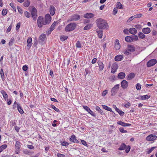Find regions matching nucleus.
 <instances>
[{"instance_id":"obj_14","label":"nucleus","mask_w":157,"mask_h":157,"mask_svg":"<svg viewBox=\"0 0 157 157\" xmlns=\"http://www.w3.org/2000/svg\"><path fill=\"white\" fill-rule=\"evenodd\" d=\"M98 67L99 70L101 71L103 70L104 67V65L103 63L100 60H98L97 62Z\"/></svg>"},{"instance_id":"obj_54","label":"nucleus","mask_w":157,"mask_h":157,"mask_svg":"<svg viewBox=\"0 0 157 157\" xmlns=\"http://www.w3.org/2000/svg\"><path fill=\"white\" fill-rule=\"evenodd\" d=\"M134 27H135L136 29H142V26L140 24H137L136 25H135L134 26Z\"/></svg>"},{"instance_id":"obj_63","label":"nucleus","mask_w":157,"mask_h":157,"mask_svg":"<svg viewBox=\"0 0 157 157\" xmlns=\"http://www.w3.org/2000/svg\"><path fill=\"white\" fill-rule=\"evenodd\" d=\"M33 44L31 43H27V50H29L31 48Z\"/></svg>"},{"instance_id":"obj_49","label":"nucleus","mask_w":157,"mask_h":157,"mask_svg":"<svg viewBox=\"0 0 157 157\" xmlns=\"http://www.w3.org/2000/svg\"><path fill=\"white\" fill-rule=\"evenodd\" d=\"M136 87L137 90H140L141 89V85L140 83H138L136 85Z\"/></svg>"},{"instance_id":"obj_26","label":"nucleus","mask_w":157,"mask_h":157,"mask_svg":"<svg viewBox=\"0 0 157 157\" xmlns=\"http://www.w3.org/2000/svg\"><path fill=\"white\" fill-rule=\"evenodd\" d=\"M125 76V74L124 72H121L118 74L117 77L118 78L122 79L124 78Z\"/></svg>"},{"instance_id":"obj_24","label":"nucleus","mask_w":157,"mask_h":157,"mask_svg":"<svg viewBox=\"0 0 157 157\" xmlns=\"http://www.w3.org/2000/svg\"><path fill=\"white\" fill-rule=\"evenodd\" d=\"M114 108H115L116 111L121 116H123L124 114V112L121 110L117 108L115 105H113Z\"/></svg>"},{"instance_id":"obj_25","label":"nucleus","mask_w":157,"mask_h":157,"mask_svg":"<svg viewBox=\"0 0 157 157\" xmlns=\"http://www.w3.org/2000/svg\"><path fill=\"white\" fill-rule=\"evenodd\" d=\"M128 31L132 35H135L137 33V30L136 28H130Z\"/></svg>"},{"instance_id":"obj_7","label":"nucleus","mask_w":157,"mask_h":157,"mask_svg":"<svg viewBox=\"0 0 157 157\" xmlns=\"http://www.w3.org/2000/svg\"><path fill=\"white\" fill-rule=\"evenodd\" d=\"M157 63L156 59H152L147 62V66L148 67H151Z\"/></svg>"},{"instance_id":"obj_15","label":"nucleus","mask_w":157,"mask_h":157,"mask_svg":"<svg viewBox=\"0 0 157 157\" xmlns=\"http://www.w3.org/2000/svg\"><path fill=\"white\" fill-rule=\"evenodd\" d=\"M96 32L98 33V36L99 38H101L103 34V31L102 29H97L96 30Z\"/></svg>"},{"instance_id":"obj_46","label":"nucleus","mask_w":157,"mask_h":157,"mask_svg":"<svg viewBox=\"0 0 157 157\" xmlns=\"http://www.w3.org/2000/svg\"><path fill=\"white\" fill-rule=\"evenodd\" d=\"M129 52H130L128 50L127 48L126 49L124 50L123 51L124 53L127 56L131 54Z\"/></svg>"},{"instance_id":"obj_17","label":"nucleus","mask_w":157,"mask_h":157,"mask_svg":"<svg viewBox=\"0 0 157 157\" xmlns=\"http://www.w3.org/2000/svg\"><path fill=\"white\" fill-rule=\"evenodd\" d=\"M44 20L47 24L49 23L51 20V17L49 14H47L45 16Z\"/></svg>"},{"instance_id":"obj_38","label":"nucleus","mask_w":157,"mask_h":157,"mask_svg":"<svg viewBox=\"0 0 157 157\" xmlns=\"http://www.w3.org/2000/svg\"><path fill=\"white\" fill-rule=\"evenodd\" d=\"M151 96L150 95L148 96L147 95H143L141 96V100H146L149 98H150Z\"/></svg>"},{"instance_id":"obj_53","label":"nucleus","mask_w":157,"mask_h":157,"mask_svg":"<svg viewBox=\"0 0 157 157\" xmlns=\"http://www.w3.org/2000/svg\"><path fill=\"white\" fill-rule=\"evenodd\" d=\"M10 6L13 8V10L16 12V8L14 6V3L11 2L10 4Z\"/></svg>"},{"instance_id":"obj_44","label":"nucleus","mask_w":157,"mask_h":157,"mask_svg":"<svg viewBox=\"0 0 157 157\" xmlns=\"http://www.w3.org/2000/svg\"><path fill=\"white\" fill-rule=\"evenodd\" d=\"M116 8L117 9L118 8L120 9H123L122 5L119 2H117V6Z\"/></svg>"},{"instance_id":"obj_52","label":"nucleus","mask_w":157,"mask_h":157,"mask_svg":"<svg viewBox=\"0 0 157 157\" xmlns=\"http://www.w3.org/2000/svg\"><path fill=\"white\" fill-rule=\"evenodd\" d=\"M14 41V38H12L9 43V45L10 46H12Z\"/></svg>"},{"instance_id":"obj_47","label":"nucleus","mask_w":157,"mask_h":157,"mask_svg":"<svg viewBox=\"0 0 157 157\" xmlns=\"http://www.w3.org/2000/svg\"><path fill=\"white\" fill-rule=\"evenodd\" d=\"M7 13V10L6 9H3L2 12V14L3 16L6 15Z\"/></svg>"},{"instance_id":"obj_33","label":"nucleus","mask_w":157,"mask_h":157,"mask_svg":"<svg viewBox=\"0 0 157 157\" xmlns=\"http://www.w3.org/2000/svg\"><path fill=\"white\" fill-rule=\"evenodd\" d=\"M125 147H126V144L124 143H123L121 144L118 149L120 151L123 150L125 149Z\"/></svg>"},{"instance_id":"obj_19","label":"nucleus","mask_w":157,"mask_h":157,"mask_svg":"<svg viewBox=\"0 0 157 157\" xmlns=\"http://www.w3.org/2000/svg\"><path fill=\"white\" fill-rule=\"evenodd\" d=\"M127 48L128 50H129L130 52H134L136 49L135 47L133 45L130 44L128 45Z\"/></svg>"},{"instance_id":"obj_32","label":"nucleus","mask_w":157,"mask_h":157,"mask_svg":"<svg viewBox=\"0 0 157 157\" xmlns=\"http://www.w3.org/2000/svg\"><path fill=\"white\" fill-rule=\"evenodd\" d=\"M57 24V23L56 21H54L53 23L49 28V29L51 30V31H53V30L55 29V26Z\"/></svg>"},{"instance_id":"obj_39","label":"nucleus","mask_w":157,"mask_h":157,"mask_svg":"<svg viewBox=\"0 0 157 157\" xmlns=\"http://www.w3.org/2000/svg\"><path fill=\"white\" fill-rule=\"evenodd\" d=\"M125 40L127 42H131L132 41L131 36H127L125 37Z\"/></svg>"},{"instance_id":"obj_29","label":"nucleus","mask_w":157,"mask_h":157,"mask_svg":"<svg viewBox=\"0 0 157 157\" xmlns=\"http://www.w3.org/2000/svg\"><path fill=\"white\" fill-rule=\"evenodd\" d=\"M17 108L19 112L21 114H22L24 113V111L21 107L20 105L19 104H17Z\"/></svg>"},{"instance_id":"obj_9","label":"nucleus","mask_w":157,"mask_h":157,"mask_svg":"<svg viewBox=\"0 0 157 157\" xmlns=\"http://www.w3.org/2000/svg\"><path fill=\"white\" fill-rule=\"evenodd\" d=\"M157 136L156 135H153L151 134L148 136L146 138L147 141H153L156 139Z\"/></svg>"},{"instance_id":"obj_8","label":"nucleus","mask_w":157,"mask_h":157,"mask_svg":"<svg viewBox=\"0 0 157 157\" xmlns=\"http://www.w3.org/2000/svg\"><path fill=\"white\" fill-rule=\"evenodd\" d=\"M83 109L88 112L93 117H95L96 115L93 111L90 109V108L88 106L85 105L83 106Z\"/></svg>"},{"instance_id":"obj_60","label":"nucleus","mask_w":157,"mask_h":157,"mask_svg":"<svg viewBox=\"0 0 157 157\" xmlns=\"http://www.w3.org/2000/svg\"><path fill=\"white\" fill-rule=\"evenodd\" d=\"M69 144L67 142L63 141L61 143V145L63 146H67L69 145Z\"/></svg>"},{"instance_id":"obj_58","label":"nucleus","mask_w":157,"mask_h":157,"mask_svg":"<svg viewBox=\"0 0 157 157\" xmlns=\"http://www.w3.org/2000/svg\"><path fill=\"white\" fill-rule=\"evenodd\" d=\"M119 131L121 133H125L127 132V131L124 130L123 128H120Z\"/></svg>"},{"instance_id":"obj_61","label":"nucleus","mask_w":157,"mask_h":157,"mask_svg":"<svg viewBox=\"0 0 157 157\" xmlns=\"http://www.w3.org/2000/svg\"><path fill=\"white\" fill-rule=\"evenodd\" d=\"M28 68V67L27 65H25L23 66L22 69L24 71H27Z\"/></svg>"},{"instance_id":"obj_11","label":"nucleus","mask_w":157,"mask_h":157,"mask_svg":"<svg viewBox=\"0 0 157 157\" xmlns=\"http://www.w3.org/2000/svg\"><path fill=\"white\" fill-rule=\"evenodd\" d=\"M118 68V64L116 63H115L113 64L112 67L111 69V72L114 74L116 72Z\"/></svg>"},{"instance_id":"obj_56","label":"nucleus","mask_w":157,"mask_h":157,"mask_svg":"<svg viewBox=\"0 0 157 157\" xmlns=\"http://www.w3.org/2000/svg\"><path fill=\"white\" fill-rule=\"evenodd\" d=\"M12 23L9 26V27H8V28H7L6 31V33H8L9 32H10L12 28V26H13V25H12Z\"/></svg>"},{"instance_id":"obj_3","label":"nucleus","mask_w":157,"mask_h":157,"mask_svg":"<svg viewBox=\"0 0 157 157\" xmlns=\"http://www.w3.org/2000/svg\"><path fill=\"white\" fill-rule=\"evenodd\" d=\"M37 23L38 26L39 28H41L43 25H46L47 24V22H46L44 19L41 16H39L37 20Z\"/></svg>"},{"instance_id":"obj_41","label":"nucleus","mask_w":157,"mask_h":157,"mask_svg":"<svg viewBox=\"0 0 157 157\" xmlns=\"http://www.w3.org/2000/svg\"><path fill=\"white\" fill-rule=\"evenodd\" d=\"M96 110L99 113H100L101 115H103L104 113L102 110L98 106H97L95 108Z\"/></svg>"},{"instance_id":"obj_16","label":"nucleus","mask_w":157,"mask_h":157,"mask_svg":"<svg viewBox=\"0 0 157 157\" xmlns=\"http://www.w3.org/2000/svg\"><path fill=\"white\" fill-rule=\"evenodd\" d=\"M121 47V45L119 43V41L118 39H116L115 43L114 48L116 50H117L119 49Z\"/></svg>"},{"instance_id":"obj_13","label":"nucleus","mask_w":157,"mask_h":157,"mask_svg":"<svg viewBox=\"0 0 157 157\" xmlns=\"http://www.w3.org/2000/svg\"><path fill=\"white\" fill-rule=\"evenodd\" d=\"M69 140L71 142L74 143H78L79 142V141L76 139V136L74 135L71 136Z\"/></svg>"},{"instance_id":"obj_59","label":"nucleus","mask_w":157,"mask_h":157,"mask_svg":"<svg viewBox=\"0 0 157 157\" xmlns=\"http://www.w3.org/2000/svg\"><path fill=\"white\" fill-rule=\"evenodd\" d=\"M32 38L30 37H29L27 39V43L33 44L32 42Z\"/></svg>"},{"instance_id":"obj_30","label":"nucleus","mask_w":157,"mask_h":157,"mask_svg":"<svg viewBox=\"0 0 157 157\" xmlns=\"http://www.w3.org/2000/svg\"><path fill=\"white\" fill-rule=\"evenodd\" d=\"M15 149H20L21 147V143L19 141H17L15 145Z\"/></svg>"},{"instance_id":"obj_43","label":"nucleus","mask_w":157,"mask_h":157,"mask_svg":"<svg viewBox=\"0 0 157 157\" xmlns=\"http://www.w3.org/2000/svg\"><path fill=\"white\" fill-rule=\"evenodd\" d=\"M30 4L29 0H26L23 3L24 6L25 7H28L29 6Z\"/></svg>"},{"instance_id":"obj_45","label":"nucleus","mask_w":157,"mask_h":157,"mask_svg":"<svg viewBox=\"0 0 157 157\" xmlns=\"http://www.w3.org/2000/svg\"><path fill=\"white\" fill-rule=\"evenodd\" d=\"M131 149V147L130 145H126L125 149L126 153H128L129 152Z\"/></svg>"},{"instance_id":"obj_62","label":"nucleus","mask_w":157,"mask_h":157,"mask_svg":"<svg viewBox=\"0 0 157 157\" xmlns=\"http://www.w3.org/2000/svg\"><path fill=\"white\" fill-rule=\"evenodd\" d=\"M142 16V14L139 13L134 15V18H140Z\"/></svg>"},{"instance_id":"obj_5","label":"nucleus","mask_w":157,"mask_h":157,"mask_svg":"<svg viewBox=\"0 0 157 157\" xmlns=\"http://www.w3.org/2000/svg\"><path fill=\"white\" fill-rule=\"evenodd\" d=\"M31 15L33 20H36L37 16V10L35 7H33L32 9Z\"/></svg>"},{"instance_id":"obj_21","label":"nucleus","mask_w":157,"mask_h":157,"mask_svg":"<svg viewBox=\"0 0 157 157\" xmlns=\"http://www.w3.org/2000/svg\"><path fill=\"white\" fill-rule=\"evenodd\" d=\"M1 93L3 95V97L6 101H8V96L6 92L4 90H1Z\"/></svg>"},{"instance_id":"obj_4","label":"nucleus","mask_w":157,"mask_h":157,"mask_svg":"<svg viewBox=\"0 0 157 157\" xmlns=\"http://www.w3.org/2000/svg\"><path fill=\"white\" fill-rule=\"evenodd\" d=\"M119 86V84H117L112 89L111 91V95L112 96H113L115 95L118 91Z\"/></svg>"},{"instance_id":"obj_12","label":"nucleus","mask_w":157,"mask_h":157,"mask_svg":"<svg viewBox=\"0 0 157 157\" xmlns=\"http://www.w3.org/2000/svg\"><path fill=\"white\" fill-rule=\"evenodd\" d=\"M46 37V34H42L39 37V42H45Z\"/></svg>"},{"instance_id":"obj_50","label":"nucleus","mask_w":157,"mask_h":157,"mask_svg":"<svg viewBox=\"0 0 157 157\" xmlns=\"http://www.w3.org/2000/svg\"><path fill=\"white\" fill-rule=\"evenodd\" d=\"M76 47L79 48H80L81 47V43L79 40H78L76 44Z\"/></svg>"},{"instance_id":"obj_55","label":"nucleus","mask_w":157,"mask_h":157,"mask_svg":"<svg viewBox=\"0 0 157 157\" xmlns=\"http://www.w3.org/2000/svg\"><path fill=\"white\" fill-rule=\"evenodd\" d=\"M85 75L86 76V75L90 73V71L88 68H86L85 70Z\"/></svg>"},{"instance_id":"obj_27","label":"nucleus","mask_w":157,"mask_h":157,"mask_svg":"<svg viewBox=\"0 0 157 157\" xmlns=\"http://www.w3.org/2000/svg\"><path fill=\"white\" fill-rule=\"evenodd\" d=\"M123 57L122 55H118L115 57V60L116 61H120L123 59Z\"/></svg>"},{"instance_id":"obj_23","label":"nucleus","mask_w":157,"mask_h":157,"mask_svg":"<svg viewBox=\"0 0 157 157\" xmlns=\"http://www.w3.org/2000/svg\"><path fill=\"white\" fill-rule=\"evenodd\" d=\"M94 14L91 13H87L84 15V17L86 18H90L94 16Z\"/></svg>"},{"instance_id":"obj_10","label":"nucleus","mask_w":157,"mask_h":157,"mask_svg":"<svg viewBox=\"0 0 157 157\" xmlns=\"http://www.w3.org/2000/svg\"><path fill=\"white\" fill-rule=\"evenodd\" d=\"M121 86L123 89L127 88L128 86V82L125 80H123L121 82Z\"/></svg>"},{"instance_id":"obj_36","label":"nucleus","mask_w":157,"mask_h":157,"mask_svg":"<svg viewBox=\"0 0 157 157\" xmlns=\"http://www.w3.org/2000/svg\"><path fill=\"white\" fill-rule=\"evenodd\" d=\"M156 148V147H151V148L147 149L146 151L147 153V154H149Z\"/></svg>"},{"instance_id":"obj_6","label":"nucleus","mask_w":157,"mask_h":157,"mask_svg":"<svg viewBox=\"0 0 157 157\" xmlns=\"http://www.w3.org/2000/svg\"><path fill=\"white\" fill-rule=\"evenodd\" d=\"M80 18V15L77 14H75L72 15L69 19V21H77L79 20Z\"/></svg>"},{"instance_id":"obj_1","label":"nucleus","mask_w":157,"mask_h":157,"mask_svg":"<svg viewBox=\"0 0 157 157\" xmlns=\"http://www.w3.org/2000/svg\"><path fill=\"white\" fill-rule=\"evenodd\" d=\"M96 24L98 27L100 29H107L109 28L107 22L102 18L98 19L96 21Z\"/></svg>"},{"instance_id":"obj_42","label":"nucleus","mask_w":157,"mask_h":157,"mask_svg":"<svg viewBox=\"0 0 157 157\" xmlns=\"http://www.w3.org/2000/svg\"><path fill=\"white\" fill-rule=\"evenodd\" d=\"M138 36L141 39H143L145 37V35L142 32H139L138 34Z\"/></svg>"},{"instance_id":"obj_40","label":"nucleus","mask_w":157,"mask_h":157,"mask_svg":"<svg viewBox=\"0 0 157 157\" xmlns=\"http://www.w3.org/2000/svg\"><path fill=\"white\" fill-rule=\"evenodd\" d=\"M51 107L56 112L59 113L60 112V111L59 110V109L57 108L55 106H54V105H51Z\"/></svg>"},{"instance_id":"obj_37","label":"nucleus","mask_w":157,"mask_h":157,"mask_svg":"<svg viewBox=\"0 0 157 157\" xmlns=\"http://www.w3.org/2000/svg\"><path fill=\"white\" fill-rule=\"evenodd\" d=\"M0 75L1 77L2 80L4 81L5 80V76L4 74L3 71L2 69H1Z\"/></svg>"},{"instance_id":"obj_34","label":"nucleus","mask_w":157,"mask_h":157,"mask_svg":"<svg viewBox=\"0 0 157 157\" xmlns=\"http://www.w3.org/2000/svg\"><path fill=\"white\" fill-rule=\"evenodd\" d=\"M68 38V36L63 35L60 36V40L62 41H63L67 40Z\"/></svg>"},{"instance_id":"obj_2","label":"nucleus","mask_w":157,"mask_h":157,"mask_svg":"<svg viewBox=\"0 0 157 157\" xmlns=\"http://www.w3.org/2000/svg\"><path fill=\"white\" fill-rule=\"evenodd\" d=\"M76 24L75 23H71L68 24L65 28V31L66 32L71 31L75 28Z\"/></svg>"},{"instance_id":"obj_48","label":"nucleus","mask_w":157,"mask_h":157,"mask_svg":"<svg viewBox=\"0 0 157 157\" xmlns=\"http://www.w3.org/2000/svg\"><path fill=\"white\" fill-rule=\"evenodd\" d=\"M24 14L25 16L27 18L30 17L31 16L30 13L27 11L24 12Z\"/></svg>"},{"instance_id":"obj_18","label":"nucleus","mask_w":157,"mask_h":157,"mask_svg":"<svg viewBox=\"0 0 157 157\" xmlns=\"http://www.w3.org/2000/svg\"><path fill=\"white\" fill-rule=\"evenodd\" d=\"M117 124L121 125L123 126H130L131 125V124L129 123H126L124 122H123L121 121H118L117 122Z\"/></svg>"},{"instance_id":"obj_64","label":"nucleus","mask_w":157,"mask_h":157,"mask_svg":"<svg viewBox=\"0 0 157 157\" xmlns=\"http://www.w3.org/2000/svg\"><path fill=\"white\" fill-rule=\"evenodd\" d=\"M58 157H65V155L64 154H61L60 153H58L57 154Z\"/></svg>"},{"instance_id":"obj_20","label":"nucleus","mask_w":157,"mask_h":157,"mask_svg":"<svg viewBox=\"0 0 157 157\" xmlns=\"http://www.w3.org/2000/svg\"><path fill=\"white\" fill-rule=\"evenodd\" d=\"M56 8L54 6H51L50 7V13L51 15L53 16L55 13Z\"/></svg>"},{"instance_id":"obj_22","label":"nucleus","mask_w":157,"mask_h":157,"mask_svg":"<svg viewBox=\"0 0 157 157\" xmlns=\"http://www.w3.org/2000/svg\"><path fill=\"white\" fill-rule=\"evenodd\" d=\"M135 76V74L133 73H131L126 76L127 80H131L133 79Z\"/></svg>"},{"instance_id":"obj_31","label":"nucleus","mask_w":157,"mask_h":157,"mask_svg":"<svg viewBox=\"0 0 157 157\" xmlns=\"http://www.w3.org/2000/svg\"><path fill=\"white\" fill-rule=\"evenodd\" d=\"M93 26V25L92 24H88L84 27L83 29L84 30H89Z\"/></svg>"},{"instance_id":"obj_35","label":"nucleus","mask_w":157,"mask_h":157,"mask_svg":"<svg viewBox=\"0 0 157 157\" xmlns=\"http://www.w3.org/2000/svg\"><path fill=\"white\" fill-rule=\"evenodd\" d=\"M102 106L104 109L111 112H113L111 108L108 107L107 105H102Z\"/></svg>"},{"instance_id":"obj_51","label":"nucleus","mask_w":157,"mask_h":157,"mask_svg":"<svg viewBox=\"0 0 157 157\" xmlns=\"http://www.w3.org/2000/svg\"><path fill=\"white\" fill-rule=\"evenodd\" d=\"M132 40H137L138 39V36L137 35L132 36H131Z\"/></svg>"},{"instance_id":"obj_57","label":"nucleus","mask_w":157,"mask_h":157,"mask_svg":"<svg viewBox=\"0 0 157 157\" xmlns=\"http://www.w3.org/2000/svg\"><path fill=\"white\" fill-rule=\"evenodd\" d=\"M17 9L19 13L21 14L23 13L22 9L20 7L18 6H17Z\"/></svg>"},{"instance_id":"obj_28","label":"nucleus","mask_w":157,"mask_h":157,"mask_svg":"<svg viewBox=\"0 0 157 157\" xmlns=\"http://www.w3.org/2000/svg\"><path fill=\"white\" fill-rule=\"evenodd\" d=\"M142 32L144 34H147L150 33L151 32V30L148 27L144 28L142 29Z\"/></svg>"}]
</instances>
